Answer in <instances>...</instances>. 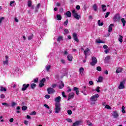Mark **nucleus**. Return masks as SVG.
I'll return each mask as SVG.
<instances>
[{"label":"nucleus","mask_w":126,"mask_h":126,"mask_svg":"<svg viewBox=\"0 0 126 126\" xmlns=\"http://www.w3.org/2000/svg\"><path fill=\"white\" fill-rule=\"evenodd\" d=\"M62 108H61V103L60 102H56L55 103V113L56 114H59L60 112H61V110Z\"/></svg>","instance_id":"nucleus-1"},{"label":"nucleus","mask_w":126,"mask_h":126,"mask_svg":"<svg viewBox=\"0 0 126 126\" xmlns=\"http://www.w3.org/2000/svg\"><path fill=\"white\" fill-rule=\"evenodd\" d=\"M72 13L73 14V17L75 18V19H77V20H79V19L80 18V15H78L76 11H75V10H73L72 11Z\"/></svg>","instance_id":"nucleus-2"},{"label":"nucleus","mask_w":126,"mask_h":126,"mask_svg":"<svg viewBox=\"0 0 126 126\" xmlns=\"http://www.w3.org/2000/svg\"><path fill=\"white\" fill-rule=\"evenodd\" d=\"M97 58L95 57H93L92 58V62L90 63L91 65L94 66L96 63H97Z\"/></svg>","instance_id":"nucleus-3"},{"label":"nucleus","mask_w":126,"mask_h":126,"mask_svg":"<svg viewBox=\"0 0 126 126\" xmlns=\"http://www.w3.org/2000/svg\"><path fill=\"white\" fill-rule=\"evenodd\" d=\"M99 98V94H95L91 97V101L92 102H95V101H97V98Z\"/></svg>","instance_id":"nucleus-4"},{"label":"nucleus","mask_w":126,"mask_h":126,"mask_svg":"<svg viewBox=\"0 0 126 126\" xmlns=\"http://www.w3.org/2000/svg\"><path fill=\"white\" fill-rule=\"evenodd\" d=\"M125 84H126V81L124 80L120 83V85L118 86L119 89H124Z\"/></svg>","instance_id":"nucleus-5"},{"label":"nucleus","mask_w":126,"mask_h":126,"mask_svg":"<svg viewBox=\"0 0 126 126\" xmlns=\"http://www.w3.org/2000/svg\"><path fill=\"white\" fill-rule=\"evenodd\" d=\"M121 19V17L120 16V14H116L113 17V20L116 22V21H119V20Z\"/></svg>","instance_id":"nucleus-6"},{"label":"nucleus","mask_w":126,"mask_h":126,"mask_svg":"<svg viewBox=\"0 0 126 126\" xmlns=\"http://www.w3.org/2000/svg\"><path fill=\"white\" fill-rule=\"evenodd\" d=\"M30 86V84H24L23 85V87L22 88V91H25L27 90V88Z\"/></svg>","instance_id":"nucleus-7"},{"label":"nucleus","mask_w":126,"mask_h":126,"mask_svg":"<svg viewBox=\"0 0 126 126\" xmlns=\"http://www.w3.org/2000/svg\"><path fill=\"white\" fill-rule=\"evenodd\" d=\"M5 60L3 61V64L4 65H8V56H5Z\"/></svg>","instance_id":"nucleus-8"},{"label":"nucleus","mask_w":126,"mask_h":126,"mask_svg":"<svg viewBox=\"0 0 126 126\" xmlns=\"http://www.w3.org/2000/svg\"><path fill=\"white\" fill-rule=\"evenodd\" d=\"M89 52H90V49H89V48H86V49L84 51L85 59H87V56H88V53H89Z\"/></svg>","instance_id":"nucleus-9"},{"label":"nucleus","mask_w":126,"mask_h":126,"mask_svg":"<svg viewBox=\"0 0 126 126\" xmlns=\"http://www.w3.org/2000/svg\"><path fill=\"white\" fill-rule=\"evenodd\" d=\"M47 92L49 94H53L55 93V90L53 88H49L47 89Z\"/></svg>","instance_id":"nucleus-10"},{"label":"nucleus","mask_w":126,"mask_h":126,"mask_svg":"<svg viewBox=\"0 0 126 126\" xmlns=\"http://www.w3.org/2000/svg\"><path fill=\"white\" fill-rule=\"evenodd\" d=\"M46 81L45 78H43L41 80H40L39 82V87H43L44 85H45V84L44 83Z\"/></svg>","instance_id":"nucleus-11"},{"label":"nucleus","mask_w":126,"mask_h":126,"mask_svg":"<svg viewBox=\"0 0 126 126\" xmlns=\"http://www.w3.org/2000/svg\"><path fill=\"white\" fill-rule=\"evenodd\" d=\"M58 85L59 89H62V88H63V87H64V84H63L62 81H60L58 83Z\"/></svg>","instance_id":"nucleus-12"},{"label":"nucleus","mask_w":126,"mask_h":126,"mask_svg":"<svg viewBox=\"0 0 126 126\" xmlns=\"http://www.w3.org/2000/svg\"><path fill=\"white\" fill-rule=\"evenodd\" d=\"M112 116L114 119H117V118H119V113L118 112L114 111L112 113Z\"/></svg>","instance_id":"nucleus-13"},{"label":"nucleus","mask_w":126,"mask_h":126,"mask_svg":"<svg viewBox=\"0 0 126 126\" xmlns=\"http://www.w3.org/2000/svg\"><path fill=\"white\" fill-rule=\"evenodd\" d=\"M74 98V93L72 92L69 94L68 100H70V99H72Z\"/></svg>","instance_id":"nucleus-14"},{"label":"nucleus","mask_w":126,"mask_h":126,"mask_svg":"<svg viewBox=\"0 0 126 126\" xmlns=\"http://www.w3.org/2000/svg\"><path fill=\"white\" fill-rule=\"evenodd\" d=\"M73 38L76 42H79L78 38H77V34L76 33H73Z\"/></svg>","instance_id":"nucleus-15"},{"label":"nucleus","mask_w":126,"mask_h":126,"mask_svg":"<svg viewBox=\"0 0 126 126\" xmlns=\"http://www.w3.org/2000/svg\"><path fill=\"white\" fill-rule=\"evenodd\" d=\"M81 121H77L73 124L72 126H78L80 125V124H81Z\"/></svg>","instance_id":"nucleus-16"},{"label":"nucleus","mask_w":126,"mask_h":126,"mask_svg":"<svg viewBox=\"0 0 126 126\" xmlns=\"http://www.w3.org/2000/svg\"><path fill=\"white\" fill-rule=\"evenodd\" d=\"M79 73L81 75H83L84 74V68L80 67L79 68Z\"/></svg>","instance_id":"nucleus-17"},{"label":"nucleus","mask_w":126,"mask_h":126,"mask_svg":"<svg viewBox=\"0 0 126 126\" xmlns=\"http://www.w3.org/2000/svg\"><path fill=\"white\" fill-rule=\"evenodd\" d=\"M67 59L69 62H72V55H71V54H68L67 57Z\"/></svg>","instance_id":"nucleus-18"},{"label":"nucleus","mask_w":126,"mask_h":126,"mask_svg":"<svg viewBox=\"0 0 126 126\" xmlns=\"http://www.w3.org/2000/svg\"><path fill=\"white\" fill-rule=\"evenodd\" d=\"M101 9L103 12H105L107 10V6L105 4H102L101 5Z\"/></svg>","instance_id":"nucleus-19"},{"label":"nucleus","mask_w":126,"mask_h":126,"mask_svg":"<svg viewBox=\"0 0 126 126\" xmlns=\"http://www.w3.org/2000/svg\"><path fill=\"white\" fill-rule=\"evenodd\" d=\"M73 91H75L76 95H78L79 94V90L78 88L74 87Z\"/></svg>","instance_id":"nucleus-20"},{"label":"nucleus","mask_w":126,"mask_h":126,"mask_svg":"<svg viewBox=\"0 0 126 126\" xmlns=\"http://www.w3.org/2000/svg\"><path fill=\"white\" fill-rule=\"evenodd\" d=\"M113 26H114V24H110V25L109 26V28H108V32H110L113 31Z\"/></svg>","instance_id":"nucleus-21"},{"label":"nucleus","mask_w":126,"mask_h":126,"mask_svg":"<svg viewBox=\"0 0 126 126\" xmlns=\"http://www.w3.org/2000/svg\"><path fill=\"white\" fill-rule=\"evenodd\" d=\"M51 65L47 64L45 66V69L47 71H50V69H51Z\"/></svg>","instance_id":"nucleus-22"},{"label":"nucleus","mask_w":126,"mask_h":126,"mask_svg":"<svg viewBox=\"0 0 126 126\" xmlns=\"http://www.w3.org/2000/svg\"><path fill=\"white\" fill-rule=\"evenodd\" d=\"M93 8L94 11H97L98 9V6H97L96 4H94L93 6Z\"/></svg>","instance_id":"nucleus-23"},{"label":"nucleus","mask_w":126,"mask_h":126,"mask_svg":"<svg viewBox=\"0 0 126 126\" xmlns=\"http://www.w3.org/2000/svg\"><path fill=\"white\" fill-rule=\"evenodd\" d=\"M61 96H58L55 98V102H57V103H60V102H61Z\"/></svg>","instance_id":"nucleus-24"},{"label":"nucleus","mask_w":126,"mask_h":126,"mask_svg":"<svg viewBox=\"0 0 126 126\" xmlns=\"http://www.w3.org/2000/svg\"><path fill=\"white\" fill-rule=\"evenodd\" d=\"M123 71V68L121 67H118L116 70V73H120Z\"/></svg>","instance_id":"nucleus-25"},{"label":"nucleus","mask_w":126,"mask_h":126,"mask_svg":"<svg viewBox=\"0 0 126 126\" xmlns=\"http://www.w3.org/2000/svg\"><path fill=\"white\" fill-rule=\"evenodd\" d=\"M0 91H1V92H5V91H6V89L1 86H0Z\"/></svg>","instance_id":"nucleus-26"},{"label":"nucleus","mask_w":126,"mask_h":126,"mask_svg":"<svg viewBox=\"0 0 126 126\" xmlns=\"http://www.w3.org/2000/svg\"><path fill=\"white\" fill-rule=\"evenodd\" d=\"M121 22L123 24V27H125V26H126V20H125V18L121 19Z\"/></svg>","instance_id":"nucleus-27"},{"label":"nucleus","mask_w":126,"mask_h":126,"mask_svg":"<svg viewBox=\"0 0 126 126\" xmlns=\"http://www.w3.org/2000/svg\"><path fill=\"white\" fill-rule=\"evenodd\" d=\"M66 15L67 16V17H71V13L70 11H68L66 12Z\"/></svg>","instance_id":"nucleus-28"},{"label":"nucleus","mask_w":126,"mask_h":126,"mask_svg":"<svg viewBox=\"0 0 126 126\" xmlns=\"http://www.w3.org/2000/svg\"><path fill=\"white\" fill-rule=\"evenodd\" d=\"M98 26H103L104 25V23H103V22L101 23V20H99L98 22Z\"/></svg>","instance_id":"nucleus-29"},{"label":"nucleus","mask_w":126,"mask_h":126,"mask_svg":"<svg viewBox=\"0 0 126 126\" xmlns=\"http://www.w3.org/2000/svg\"><path fill=\"white\" fill-rule=\"evenodd\" d=\"M126 109V107H125V106H123L122 107V112L123 114H126V110H125V109Z\"/></svg>","instance_id":"nucleus-30"},{"label":"nucleus","mask_w":126,"mask_h":126,"mask_svg":"<svg viewBox=\"0 0 126 126\" xmlns=\"http://www.w3.org/2000/svg\"><path fill=\"white\" fill-rule=\"evenodd\" d=\"M86 123L89 126H92V123H91L89 120H86Z\"/></svg>","instance_id":"nucleus-31"},{"label":"nucleus","mask_w":126,"mask_h":126,"mask_svg":"<svg viewBox=\"0 0 126 126\" xmlns=\"http://www.w3.org/2000/svg\"><path fill=\"white\" fill-rule=\"evenodd\" d=\"M2 105H3V106H5L6 107H9L10 106L9 104H8L6 102L2 103Z\"/></svg>","instance_id":"nucleus-32"},{"label":"nucleus","mask_w":126,"mask_h":126,"mask_svg":"<svg viewBox=\"0 0 126 126\" xmlns=\"http://www.w3.org/2000/svg\"><path fill=\"white\" fill-rule=\"evenodd\" d=\"M15 3V1H11L10 2V6H13L14 5V4Z\"/></svg>","instance_id":"nucleus-33"},{"label":"nucleus","mask_w":126,"mask_h":126,"mask_svg":"<svg viewBox=\"0 0 126 126\" xmlns=\"http://www.w3.org/2000/svg\"><path fill=\"white\" fill-rule=\"evenodd\" d=\"M16 113L17 114H19V113H20V111H19V110H20V106H17L16 108Z\"/></svg>","instance_id":"nucleus-34"},{"label":"nucleus","mask_w":126,"mask_h":126,"mask_svg":"<svg viewBox=\"0 0 126 126\" xmlns=\"http://www.w3.org/2000/svg\"><path fill=\"white\" fill-rule=\"evenodd\" d=\"M119 41L120 43H123V36L122 35L119 36Z\"/></svg>","instance_id":"nucleus-35"},{"label":"nucleus","mask_w":126,"mask_h":126,"mask_svg":"<svg viewBox=\"0 0 126 126\" xmlns=\"http://www.w3.org/2000/svg\"><path fill=\"white\" fill-rule=\"evenodd\" d=\"M36 114H37V113L35 111H33V112L30 113V115L31 116H36Z\"/></svg>","instance_id":"nucleus-36"},{"label":"nucleus","mask_w":126,"mask_h":126,"mask_svg":"<svg viewBox=\"0 0 126 126\" xmlns=\"http://www.w3.org/2000/svg\"><path fill=\"white\" fill-rule=\"evenodd\" d=\"M22 111H26L27 110V106L24 105L22 107Z\"/></svg>","instance_id":"nucleus-37"},{"label":"nucleus","mask_w":126,"mask_h":126,"mask_svg":"<svg viewBox=\"0 0 126 126\" xmlns=\"http://www.w3.org/2000/svg\"><path fill=\"white\" fill-rule=\"evenodd\" d=\"M105 108L106 109H108V110H111V109H112V108L111 107V106H110V105L107 104L105 106Z\"/></svg>","instance_id":"nucleus-38"},{"label":"nucleus","mask_w":126,"mask_h":126,"mask_svg":"<svg viewBox=\"0 0 126 126\" xmlns=\"http://www.w3.org/2000/svg\"><path fill=\"white\" fill-rule=\"evenodd\" d=\"M57 18L58 20H62V16L61 15H57Z\"/></svg>","instance_id":"nucleus-39"},{"label":"nucleus","mask_w":126,"mask_h":126,"mask_svg":"<svg viewBox=\"0 0 126 126\" xmlns=\"http://www.w3.org/2000/svg\"><path fill=\"white\" fill-rule=\"evenodd\" d=\"M57 41L58 42H61V41H63V36H59L57 39Z\"/></svg>","instance_id":"nucleus-40"},{"label":"nucleus","mask_w":126,"mask_h":126,"mask_svg":"<svg viewBox=\"0 0 126 126\" xmlns=\"http://www.w3.org/2000/svg\"><path fill=\"white\" fill-rule=\"evenodd\" d=\"M31 5H32V2H31V1H28V6H29V7H31Z\"/></svg>","instance_id":"nucleus-41"},{"label":"nucleus","mask_w":126,"mask_h":126,"mask_svg":"<svg viewBox=\"0 0 126 126\" xmlns=\"http://www.w3.org/2000/svg\"><path fill=\"white\" fill-rule=\"evenodd\" d=\"M102 81H103V77H99L98 81H97V82H102Z\"/></svg>","instance_id":"nucleus-42"},{"label":"nucleus","mask_w":126,"mask_h":126,"mask_svg":"<svg viewBox=\"0 0 126 126\" xmlns=\"http://www.w3.org/2000/svg\"><path fill=\"white\" fill-rule=\"evenodd\" d=\"M64 34H68V33H69V32L68 31V30L67 29H65L64 30Z\"/></svg>","instance_id":"nucleus-43"},{"label":"nucleus","mask_w":126,"mask_h":126,"mask_svg":"<svg viewBox=\"0 0 126 126\" xmlns=\"http://www.w3.org/2000/svg\"><path fill=\"white\" fill-rule=\"evenodd\" d=\"M36 87V84H31V88L32 89H34Z\"/></svg>","instance_id":"nucleus-44"},{"label":"nucleus","mask_w":126,"mask_h":126,"mask_svg":"<svg viewBox=\"0 0 126 126\" xmlns=\"http://www.w3.org/2000/svg\"><path fill=\"white\" fill-rule=\"evenodd\" d=\"M57 86H58V84H53L52 85V88H56V87H57Z\"/></svg>","instance_id":"nucleus-45"},{"label":"nucleus","mask_w":126,"mask_h":126,"mask_svg":"<svg viewBox=\"0 0 126 126\" xmlns=\"http://www.w3.org/2000/svg\"><path fill=\"white\" fill-rule=\"evenodd\" d=\"M65 120L67 122H68V123H72V120L69 118H67Z\"/></svg>","instance_id":"nucleus-46"},{"label":"nucleus","mask_w":126,"mask_h":126,"mask_svg":"<svg viewBox=\"0 0 126 126\" xmlns=\"http://www.w3.org/2000/svg\"><path fill=\"white\" fill-rule=\"evenodd\" d=\"M68 23V20L67 19V20H66V21L65 22H64V26H66V25H67Z\"/></svg>","instance_id":"nucleus-47"},{"label":"nucleus","mask_w":126,"mask_h":126,"mask_svg":"<svg viewBox=\"0 0 126 126\" xmlns=\"http://www.w3.org/2000/svg\"><path fill=\"white\" fill-rule=\"evenodd\" d=\"M63 54L65 56H66V55H68V52H67V50H65L63 52Z\"/></svg>","instance_id":"nucleus-48"},{"label":"nucleus","mask_w":126,"mask_h":126,"mask_svg":"<svg viewBox=\"0 0 126 126\" xmlns=\"http://www.w3.org/2000/svg\"><path fill=\"white\" fill-rule=\"evenodd\" d=\"M96 70H98V71H101L102 70V68L100 66H97L96 67Z\"/></svg>","instance_id":"nucleus-49"},{"label":"nucleus","mask_w":126,"mask_h":126,"mask_svg":"<svg viewBox=\"0 0 126 126\" xmlns=\"http://www.w3.org/2000/svg\"><path fill=\"white\" fill-rule=\"evenodd\" d=\"M33 38V34H32L30 36H29L28 37V40H32V38Z\"/></svg>","instance_id":"nucleus-50"},{"label":"nucleus","mask_w":126,"mask_h":126,"mask_svg":"<svg viewBox=\"0 0 126 126\" xmlns=\"http://www.w3.org/2000/svg\"><path fill=\"white\" fill-rule=\"evenodd\" d=\"M43 106L45 107L47 109H50V106L48 105L47 104H44Z\"/></svg>","instance_id":"nucleus-51"},{"label":"nucleus","mask_w":126,"mask_h":126,"mask_svg":"<svg viewBox=\"0 0 126 126\" xmlns=\"http://www.w3.org/2000/svg\"><path fill=\"white\" fill-rule=\"evenodd\" d=\"M0 97L1 99H4V98L5 97V95L4 94H1Z\"/></svg>","instance_id":"nucleus-52"},{"label":"nucleus","mask_w":126,"mask_h":126,"mask_svg":"<svg viewBox=\"0 0 126 126\" xmlns=\"http://www.w3.org/2000/svg\"><path fill=\"white\" fill-rule=\"evenodd\" d=\"M67 113L68 115H71V114H72V111H71L70 110H67Z\"/></svg>","instance_id":"nucleus-53"},{"label":"nucleus","mask_w":126,"mask_h":126,"mask_svg":"<svg viewBox=\"0 0 126 126\" xmlns=\"http://www.w3.org/2000/svg\"><path fill=\"white\" fill-rule=\"evenodd\" d=\"M110 15V12H107L106 13V14L105 16V18H107V17H108V16Z\"/></svg>","instance_id":"nucleus-54"},{"label":"nucleus","mask_w":126,"mask_h":126,"mask_svg":"<svg viewBox=\"0 0 126 126\" xmlns=\"http://www.w3.org/2000/svg\"><path fill=\"white\" fill-rule=\"evenodd\" d=\"M3 19H4V17H3L0 18V24H1V23L2 22V20H3Z\"/></svg>","instance_id":"nucleus-55"},{"label":"nucleus","mask_w":126,"mask_h":126,"mask_svg":"<svg viewBox=\"0 0 126 126\" xmlns=\"http://www.w3.org/2000/svg\"><path fill=\"white\" fill-rule=\"evenodd\" d=\"M110 52V50L106 49L105 51L104 52L105 53V54H109V52Z\"/></svg>","instance_id":"nucleus-56"},{"label":"nucleus","mask_w":126,"mask_h":126,"mask_svg":"<svg viewBox=\"0 0 126 126\" xmlns=\"http://www.w3.org/2000/svg\"><path fill=\"white\" fill-rule=\"evenodd\" d=\"M95 91L98 93L100 92V87H97L95 90Z\"/></svg>","instance_id":"nucleus-57"},{"label":"nucleus","mask_w":126,"mask_h":126,"mask_svg":"<svg viewBox=\"0 0 126 126\" xmlns=\"http://www.w3.org/2000/svg\"><path fill=\"white\" fill-rule=\"evenodd\" d=\"M101 40L100 39H96V43H97V44H100L101 43Z\"/></svg>","instance_id":"nucleus-58"},{"label":"nucleus","mask_w":126,"mask_h":126,"mask_svg":"<svg viewBox=\"0 0 126 126\" xmlns=\"http://www.w3.org/2000/svg\"><path fill=\"white\" fill-rule=\"evenodd\" d=\"M38 80H39V79H38V78H35L33 81H34V82L35 83H37V82H38Z\"/></svg>","instance_id":"nucleus-59"},{"label":"nucleus","mask_w":126,"mask_h":126,"mask_svg":"<svg viewBox=\"0 0 126 126\" xmlns=\"http://www.w3.org/2000/svg\"><path fill=\"white\" fill-rule=\"evenodd\" d=\"M16 103L13 102L11 103V107H14V106H16Z\"/></svg>","instance_id":"nucleus-60"},{"label":"nucleus","mask_w":126,"mask_h":126,"mask_svg":"<svg viewBox=\"0 0 126 126\" xmlns=\"http://www.w3.org/2000/svg\"><path fill=\"white\" fill-rule=\"evenodd\" d=\"M28 123L29 122L28 121L25 120L24 121V123L25 124V125H26V126H27L28 125Z\"/></svg>","instance_id":"nucleus-61"},{"label":"nucleus","mask_w":126,"mask_h":126,"mask_svg":"<svg viewBox=\"0 0 126 126\" xmlns=\"http://www.w3.org/2000/svg\"><path fill=\"white\" fill-rule=\"evenodd\" d=\"M50 97H51V95H45L46 99H50Z\"/></svg>","instance_id":"nucleus-62"},{"label":"nucleus","mask_w":126,"mask_h":126,"mask_svg":"<svg viewBox=\"0 0 126 126\" xmlns=\"http://www.w3.org/2000/svg\"><path fill=\"white\" fill-rule=\"evenodd\" d=\"M110 60V56H107L105 58V61H109Z\"/></svg>","instance_id":"nucleus-63"},{"label":"nucleus","mask_w":126,"mask_h":126,"mask_svg":"<svg viewBox=\"0 0 126 126\" xmlns=\"http://www.w3.org/2000/svg\"><path fill=\"white\" fill-rule=\"evenodd\" d=\"M89 84H90V85H93V81H90L89 82Z\"/></svg>","instance_id":"nucleus-64"}]
</instances>
